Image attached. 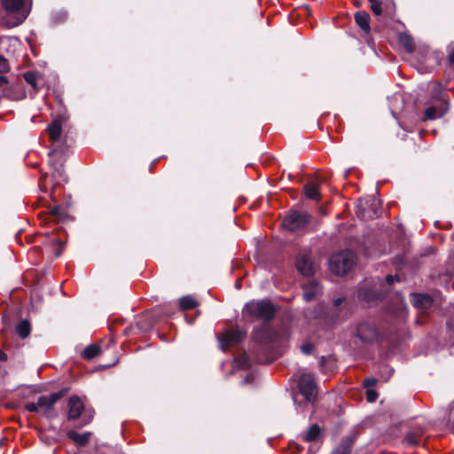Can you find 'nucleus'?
<instances>
[{
  "mask_svg": "<svg viewBox=\"0 0 454 454\" xmlns=\"http://www.w3.org/2000/svg\"><path fill=\"white\" fill-rule=\"evenodd\" d=\"M0 3L5 11L0 14V24L8 28L22 24L32 8V0H0Z\"/></svg>",
  "mask_w": 454,
  "mask_h": 454,
  "instance_id": "f257e3e1",
  "label": "nucleus"
},
{
  "mask_svg": "<svg viewBox=\"0 0 454 454\" xmlns=\"http://www.w3.org/2000/svg\"><path fill=\"white\" fill-rule=\"evenodd\" d=\"M66 395V390L62 389L50 395H41L36 402L26 403L25 409L30 412H35L47 419H53L56 413L53 411L54 404Z\"/></svg>",
  "mask_w": 454,
  "mask_h": 454,
  "instance_id": "f03ea898",
  "label": "nucleus"
},
{
  "mask_svg": "<svg viewBox=\"0 0 454 454\" xmlns=\"http://www.w3.org/2000/svg\"><path fill=\"white\" fill-rule=\"evenodd\" d=\"M276 313V309L270 300H254L247 302L243 314L252 318H258L263 321L271 320Z\"/></svg>",
  "mask_w": 454,
  "mask_h": 454,
  "instance_id": "7ed1b4c3",
  "label": "nucleus"
},
{
  "mask_svg": "<svg viewBox=\"0 0 454 454\" xmlns=\"http://www.w3.org/2000/svg\"><path fill=\"white\" fill-rule=\"evenodd\" d=\"M356 254L351 250H342L333 254L329 261L332 272L335 275L346 274L354 265Z\"/></svg>",
  "mask_w": 454,
  "mask_h": 454,
  "instance_id": "20e7f679",
  "label": "nucleus"
},
{
  "mask_svg": "<svg viewBox=\"0 0 454 454\" xmlns=\"http://www.w3.org/2000/svg\"><path fill=\"white\" fill-rule=\"evenodd\" d=\"M311 216L306 212L291 211L283 220V226L291 231H302L310 223Z\"/></svg>",
  "mask_w": 454,
  "mask_h": 454,
  "instance_id": "39448f33",
  "label": "nucleus"
},
{
  "mask_svg": "<svg viewBox=\"0 0 454 454\" xmlns=\"http://www.w3.org/2000/svg\"><path fill=\"white\" fill-rule=\"evenodd\" d=\"M434 98L439 99L437 105L431 106L425 110V119L435 120L442 117L449 110L448 100L440 97L441 88L437 84H433Z\"/></svg>",
  "mask_w": 454,
  "mask_h": 454,
  "instance_id": "423d86ee",
  "label": "nucleus"
},
{
  "mask_svg": "<svg viewBox=\"0 0 454 454\" xmlns=\"http://www.w3.org/2000/svg\"><path fill=\"white\" fill-rule=\"evenodd\" d=\"M298 387L301 394L306 398L308 403H314L317 395V387L314 375L303 373L298 380Z\"/></svg>",
  "mask_w": 454,
  "mask_h": 454,
  "instance_id": "0eeeda50",
  "label": "nucleus"
},
{
  "mask_svg": "<svg viewBox=\"0 0 454 454\" xmlns=\"http://www.w3.org/2000/svg\"><path fill=\"white\" fill-rule=\"evenodd\" d=\"M355 336L361 342L371 343L377 341L380 338L378 328L369 322H359L355 327Z\"/></svg>",
  "mask_w": 454,
  "mask_h": 454,
  "instance_id": "6e6552de",
  "label": "nucleus"
},
{
  "mask_svg": "<svg viewBox=\"0 0 454 454\" xmlns=\"http://www.w3.org/2000/svg\"><path fill=\"white\" fill-rule=\"evenodd\" d=\"M254 341L269 349L274 348L278 339L277 333L270 327L264 325L260 328L254 329Z\"/></svg>",
  "mask_w": 454,
  "mask_h": 454,
  "instance_id": "1a4fd4ad",
  "label": "nucleus"
},
{
  "mask_svg": "<svg viewBox=\"0 0 454 454\" xmlns=\"http://www.w3.org/2000/svg\"><path fill=\"white\" fill-rule=\"evenodd\" d=\"M380 213V202L375 197H369L364 203L357 206L356 215L362 219L376 218Z\"/></svg>",
  "mask_w": 454,
  "mask_h": 454,
  "instance_id": "9d476101",
  "label": "nucleus"
},
{
  "mask_svg": "<svg viewBox=\"0 0 454 454\" xmlns=\"http://www.w3.org/2000/svg\"><path fill=\"white\" fill-rule=\"evenodd\" d=\"M246 337V333L240 329L226 331L219 338L221 348L224 350L227 345L240 342Z\"/></svg>",
  "mask_w": 454,
  "mask_h": 454,
  "instance_id": "9b49d317",
  "label": "nucleus"
},
{
  "mask_svg": "<svg viewBox=\"0 0 454 454\" xmlns=\"http://www.w3.org/2000/svg\"><path fill=\"white\" fill-rule=\"evenodd\" d=\"M84 411L83 402L77 395H73L69 398L67 403V419H77Z\"/></svg>",
  "mask_w": 454,
  "mask_h": 454,
  "instance_id": "f8f14e48",
  "label": "nucleus"
},
{
  "mask_svg": "<svg viewBox=\"0 0 454 454\" xmlns=\"http://www.w3.org/2000/svg\"><path fill=\"white\" fill-rule=\"evenodd\" d=\"M295 266L298 271L304 276H310L315 270L310 256L306 254H300L297 256Z\"/></svg>",
  "mask_w": 454,
  "mask_h": 454,
  "instance_id": "ddd939ff",
  "label": "nucleus"
},
{
  "mask_svg": "<svg viewBox=\"0 0 454 454\" xmlns=\"http://www.w3.org/2000/svg\"><path fill=\"white\" fill-rule=\"evenodd\" d=\"M321 293V286L316 280H309L303 286V298L306 301H312Z\"/></svg>",
  "mask_w": 454,
  "mask_h": 454,
  "instance_id": "4468645a",
  "label": "nucleus"
},
{
  "mask_svg": "<svg viewBox=\"0 0 454 454\" xmlns=\"http://www.w3.org/2000/svg\"><path fill=\"white\" fill-rule=\"evenodd\" d=\"M411 302L418 309H426L432 305L433 300L427 294H411Z\"/></svg>",
  "mask_w": 454,
  "mask_h": 454,
  "instance_id": "2eb2a0df",
  "label": "nucleus"
},
{
  "mask_svg": "<svg viewBox=\"0 0 454 454\" xmlns=\"http://www.w3.org/2000/svg\"><path fill=\"white\" fill-rule=\"evenodd\" d=\"M57 154V150H51L48 153L50 160V165L53 168V176L59 177V179L66 180L64 168L61 162H59L56 159H54L55 155Z\"/></svg>",
  "mask_w": 454,
  "mask_h": 454,
  "instance_id": "dca6fc26",
  "label": "nucleus"
},
{
  "mask_svg": "<svg viewBox=\"0 0 454 454\" xmlns=\"http://www.w3.org/2000/svg\"><path fill=\"white\" fill-rule=\"evenodd\" d=\"M368 283H364L358 291V299L364 301H373L380 298V294L373 291L371 287H367Z\"/></svg>",
  "mask_w": 454,
  "mask_h": 454,
  "instance_id": "f3484780",
  "label": "nucleus"
},
{
  "mask_svg": "<svg viewBox=\"0 0 454 454\" xmlns=\"http://www.w3.org/2000/svg\"><path fill=\"white\" fill-rule=\"evenodd\" d=\"M305 195L314 200H319L320 199V192H319V181L317 179H314L307 183L304 187Z\"/></svg>",
  "mask_w": 454,
  "mask_h": 454,
  "instance_id": "a211bd4d",
  "label": "nucleus"
},
{
  "mask_svg": "<svg viewBox=\"0 0 454 454\" xmlns=\"http://www.w3.org/2000/svg\"><path fill=\"white\" fill-rule=\"evenodd\" d=\"M344 301H345V298H343V297H337V298L333 299V308L331 309L330 314L327 316L329 317L328 318L329 325L339 324L342 321V319H340L339 317L338 312L340 310V306L344 302Z\"/></svg>",
  "mask_w": 454,
  "mask_h": 454,
  "instance_id": "6ab92c4d",
  "label": "nucleus"
},
{
  "mask_svg": "<svg viewBox=\"0 0 454 454\" xmlns=\"http://www.w3.org/2000/svg\"><path fill=\"white\" fill-rule=\"evenodd\" d=\"M355 20L359 27L366 34L371 30L370 15L365 11H359L354 15Z\"/></svg>",
  "mask_w": 454,
  "mask_h": 454,
  "instance_id": "aec40b11",
  "label": "nucleus"
},
{
  "mask_svg": "<svg viewBox=\"0 0 454 454\" xmlns=\"http://www.w3.org/2000/svg\"><path fill=\"white\" fill-rule=\"evenodd\" d=\"M90 435L91 434L90 432L79 434L74 430H71L67 433V437L80 447L85 446L88 443Z\"/></svg>",
  "mask_w": 454,
  "mask_h": 454,
  "instance_id": "412c9836",
  "label": "nucleus"
},
{
  "mask_svg": "<svg viewBox=\"0 0 454 454\" xmlns=\"http://www.w3.org/2000/svg\"><path fill=\"white\" fill-rule=\"evenodd\" d=\"M50 138L52 141H58L62 133V125L60 121L55 120L48 126Z\"/></svg>",
  "mask_w": 454,
  "mask_h": 454,
  "instance_id": "4be33fe9",
  "label": "nucleus"
},
{
  "mask_svg": "<svg viewBox=\"0 0 454 454\" xmlns=\"http://www.w3.org/2000/svg\"><path fill=\"white\" fill-rule=\"evenodd\" d=\"M398 41L400 44L408 52H412L414 48V43L411 36L406 33H401L398 36Z\"/></svg>",
  "mask_w": 454,
  "mask_h": 454,
  "instance_id": "5701e85b",
  "label": "nucleus"
},
{
  "mask_svg": "<svg viewBox=\"0 0 454 454\" xmlns=\"http://www.w3.org/2000/svg\"><path fill=\"white\" fill-rule=\"evenodd\" d=\"M179 306L183 310L191 309L198 306V301L193 297L185 295L179 299Z\"/></svg>",
  "mask_w": 454,
  "mask_h": 454,
  "instance_id": "b1692460",
  "label": "nucleus"
},
{
  "mask_svg": "<svg viewBox=\"0 0 454 454\" xmlns=\"http://www.w3.org/2000/svg\"><path fill=\"white\" fill-rule=\"evenodd\" d=\"M320 433H321V429H320L319 426L317 424H313L312 426H310L308 432L303 436V439L306 442L316 441L319 437Z\"/></svg>",
  "mask_w": 454,
  "mask_h": 454,
  "instance_id": "393cba45",
  "label": "nucleus"
},
{
  "mask_svg": "<svg viewBox=\"0 0 454 454\" xmlns=\"http://www.w3.org/2000/svg\"><path fill=\"white\" fill-rule=\"evenodd\" d=\"M17 333L25 339L30 334V324L27 320L20 321L16 326Z\"/></svg>",
  "mask_w": 454,
  "mask_h": 454,
  "instance_id": "a878e982",
  "label": "nucleus"
},
{
  "mask_svg": "<svg viewBox=\"0 0 454 454\" xmlns=\"http://www.w3.org/2000/svg\"><path fill=\"white\" fill-rule=\"evenodd\" d=\"M100 352V348L98 345L92 344L86 347L82 352V356L86 359H92L97 356Z\"/></svg>",
  "mask_w": 454,
  "mask_h": 454,
  "instance_id": "bb28decb",
  "label": "nucleus"
},
{
  "mask_svg": "<svg viewBox=\"0 0 454 454\" xmlns=\"http://www.w3.org/2000/svg\"><path fill=\"white\" fill-rule=\"evenodd\" d=\"M236 366L239 369H247L250 366L248 356L244 354L235 359Z\"/></svg>",
  "mask_w": 454,
  "mask_h": 454,
  "instance_id": "cd10ccee",
  "label": "nucleus"
},
{
  "mask_svg": "<svg viewBox=\"0 0 454 454\" xmlns=\"http://www.w3.org/2000/svg\"><path fill=\"white\" fill-rule=\"evenodd\" d=\"M23 78L29 85L36 89L37 74L35 72L28 71L24 73Z\"/></svg>",
  "mask_w": 454,
  "mask_h": 454,
  "instance_id": "c85d7f7f",
  "label": "nucleus"
},
{
  "mask_svg": "<svg viewBox=\"0 0 454 454\" xmlns=\"http://www.w3.org/2000/svg\"><path fill=\"white\" fill-rule=\"evenodd\" d=\"M331 454H350V446L343 442L335 448Z\"/></svg>",
  "mask_w": 454,
  "mask_h": 454,
  "instance_id": "c756f323",
  "label": "nucleus"
},
{
  "mask_svg": "<svg viewBox=\"0 0 454 454\" xmlns=\"http://www.w3.org/2000/svg\"><path fill=\"white\" fill-rule=\"evenodd\" d=\"M404 441L409 445H416L419 443V435L416 433L409 432L405 435Z\"/></svg>",
  "mask_w": 454,
  "mask_h": 454,
  "instance_id": "7c9ffc66",
  "label": "nucleus"
},
{
  "mask_svg": "<svg viewBox=\"0 0 454 454\" xmlns=\"http://www.w3.org/2000/svg\"><path fill=\"white\" fill-rule=\"evenodd\" d=\"M370 7L373 12V14L377 17H380L382 15L383 10L381 7V2L377 0L376 2H373L370 4Z\"/></svg>",
  "mask_w": 454,
  "mask_h": 454,
  "instance_id": "2f4dec72",
  "label": "nucleus"
},
{
  "mask_svg": "<svg viewBox=\"0 0 454 454\" xmlns=\"http://www.w3.org/2000/svg\"><path fill=\"white\" fill-rule=\"evenodd\" d=\"M10 69L8 60L4 58L3 56H0V74H4L8 72Z\"/></svg>",
  "mask_w": 454,
  "mask_h": 454,
  "instance_id": "473e14b6",
  "label": "nucleus"
},
{
  "mask_svg": "<svg viewBox=\"0 0 454 454\" xmlns=\"http://www.w3.org/2000/svg\"><path fill=\"white\" fill-rule=\"evenodd\" d=\"M300 348L303 354L309 355L312 353V351L314 349V346L310 342H306V343L302 344Z\"/></svg>",
  "mask_w": 454,
  "mask_h": 454,
  "instance_id": "72a5a7b5",
  "label": "nucleus"
},
{
  "mask_svg": "<svg viewBox=\"0 0 454 454\" xmlns=\"http://www.w3.org/2000/svg\"><path fill=\"white\" fill-rule=\"evenodd\" d=\"M366 397L369 403H373L376 401L378 395L375 391L368 389L366 392Z\"/></svg>",
  "mask_w": 454,
  "mask_h": 454,
  "instance_id": "f704fd0d",
  "label": "nucleus"
},
{
  "mask_svg": "<svg viewBox=\"0 0 454 454\" xmlns=\"http://www.w3.org/2000/svg\"><path fill=\"white\" fill-rule=\"evenodd\" d=\"M377 383V380L374 378H367L364 380V385L366 387H374Z\"/></svg>",
  "mask_w": 454,
  "mask_h": 454,
  "instance_id": "c9c22d12",
  "label": "nucleus"
},
{
  "mask_svg": "<svg viewBox=\"0 0 454 454\" xmlns=\"http://www.w3.org/2000/svg\"><path fill=\"white\" fill-rule=\"evenodd\" d=\"M8 84V79L6 76L0 74V88H4Z\"/></svg>",
  "mask_w": 454,
  "mask_h": 454,
  "instance_id": "e433bc0d",
  "label": "nucleus"
},
{
  "mask_svg": "<svg viewBox=\"0 0 454 454\" xmlns=\"http://www.w3.org/2000/svg\"><path fill=\"white\" fill-rule=\"evenodd\" d=\"M395 280H396V281H399V279H398L396 277H394V276H392V275H387V276L386 277V281H387V283L388 285L393 284V283H394V281H395Z\"/></svg>",
  "mask_w": 454,
  "mask_h": 454,
  "instance_id": "4c0bfd02",
  "label": "nucleus"
},
{
  "mask_svg": "<svg viewBox=\"0 0 454 454\" xmlns=\"http://www.w3.org/2000/svg\"><path fill=\"white\" fill-rule=\"evenodd\" d=\"M60 210H61V207L59 206H56L52 208L51 213H52V215H54L56 216H59Z\"/></svg>",
  "mask_w": 454,
  "mask_h": 454,
  "instance_id": "58836bf2",
  "label": "nucleus"
},
{
  "mask_svg": "<svg viewBox=\"0 0 454 454\" xmlns=\"http://www.w3.org/2000/svg\"><path fill=\"white\" fill-rule=\"evenodd\" d=\"M254 380V376L252 374H248L247 375V377L245 378L243 383L244 384H247V383H251Z\"/></svg>",
  "mask_w": 454,
  "mask_h": 454,
  "instance_id": "ea45409f",
  "label": "nucleus"
},
{
  "mask_svg": "<svg viewBox=\"0 0 454 454\" xmlns=\"http://www.w3.org/2000/svg\"><path fill=\"white\" fill-rule=\"evenodd\" d=\"M448 59H449L450 64H454V49L449 54Z\"/></svg>",
  "mask_w": 454,
  "mask_h": 454,
  "instance_id": "a19ab883",
  "label": "nucleus"
},
{
  "mask_svg": "<svg viewBox=\"0 0 454 454\" xmlns=\"http://www.w3.org/2000/svg\"><path fill=\"white\" fill-rule=\"evenodd\" d=\"M6 358V355L0 349V360L4 361Z\"/></svg>",
  "mask_w": 454,
  "mask_h": 454,
  "instance_id": "79ce46f5",
  "label": "nucleus"
},
{
  "mask_svg": "<svg viewBox=\"0 0 454 454\" xmlns=\"http://www.w3.org/2000/svg\"><path fill=\"white\" fill-rule=\"evenodd\" d=\"M91 418L88 417V419L84 421L83 425L88 424L90 421Z\"/></svg>",
  "mask_w": 454,
  "mask_h": 454,
  "instance_id": "37998d69",
  "label": "nucleus"
},
{
  "mask_svg": "<svg viewBox=\"0 0 454 454\" xmlns=\"http://www.w3.org/2000/svg\"><path fill=\"white\" fill-rule=\"evenodd\" d=\"M377 0H368V2L370 3V4L373 2H376Z\"/></svg>",
  "mask_w": 454,
  "mask_h": 454,
  "instance_id": "c03bdc74",
  "label": "nucleus"
},
{
  "mask_svg": "<svg viewBox=\"0 0 454 454\" xmlns=\"http://www.w3.org/2000/svg\"><path fill=\"white\" fill-rule=\"evenodd\" d=\"M60 254H61V252H60V251H59V252L56 254V256H59V255H60Z\"/></svg>",
  "mask_w": 454,
  "mask_h": 454,
  "instance_id": "a18cd8bd",
  "label": "nucleus"
},
{
  "mask_svg": "<svg viewBox=\"0 0 454 454\" xmlns=\"http://www.w3.org/2000/svg\"><path fill=\"white\" fill-rule=\"evenodd\" d=\"M186 320L188 321V323H189V324H192V321H189L187 317H186Z\"/></svg>",
  "mask_w": 454,
  "mask_h": 454,
  "instance_id": "49530a36",
  "label": "nucleus"
},
{
  "mask_svg": "<svg viewBox=\"0 0 454 454\" xmlns=\"http://www.w3.org/2000/svg\"><path fill=\"white\" fill-rule=\"evenodd\" d=\"M46 442L48 444H51V442L49 441V439H46Z\"/></svg>",
  "mask_w": 454,
  "mask_h": 454,
  "instance_id": "de8ad7c7",
  "label": "nucleus"
},
{
  "mask_svg": "<svg viewBox=\"0 0 454 454\" xmlns=\"http://www.w3.org/2000/svg\"><path fill=\"white\" fill-rule=\"evenodd\" d=\"M46 442L48 444H51V442L49 441V439H46Z\"/></svg>",
  "mask_w": 454,
  "mask_h": 454,
  "instance_id": "09e8293b",
  "label": "nucleus"
},
{
  "mask_svg": "<svg viewBox=\"0 0 454 454\" xmlns=\"http://www.w3.org/2000/svg\"><path fill=\"white\" fill-rule=\"evenodd\" d=\"M236 286H237V288H239V283H237V284H236Z\"/></svg>",
  "mask_w": 454,
  "mask_h": 454,
  "instance_id": "8fccbe9b",
  "label": "nucleus"
}]
</instances>
